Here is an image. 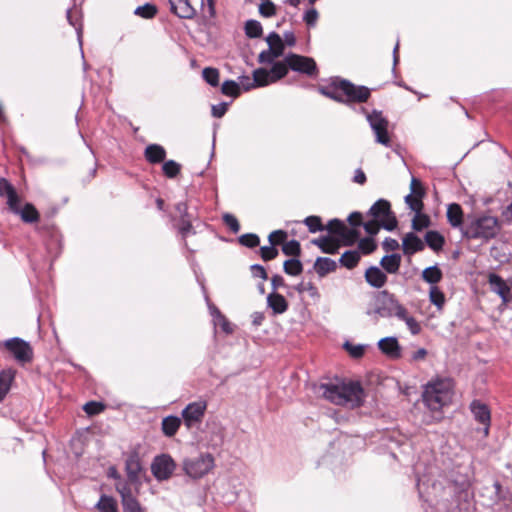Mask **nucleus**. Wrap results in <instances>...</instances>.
<instances>
[{"label": "nucleus", "mask_w": 512, "mask_h": 512, "mask_svg": "<svg viewBox=\"0 0 512 512\" xmlns=\"http://www.w3.org/2000/svg\"><path fill=\"white\" fill-rule=\"evenodd\" d=\"M259 13L266 18L272 17L276 14V6L273 2L266 0L260 4Z\"/></svg>", "instance_id": "58"}, {"label": "nucleus", "mask_w": 512, "mask_h": 512, "mask_svg": "<svg viewBox=\"0 0 512 512\" xmlns=\"http://www.w3.org/2000/svg\"><path fill=\"white\" fill-rule=\"evenodd\" d=\"M361 226H363L365 232L369 234L371 237L378 234L379 229L382 228L380 225V222L377 220H370L365 223H362Z\"/></svg>", "instance_id": "62"}, {"label": "nucleus", "mask_w": 512, "mask_h": 512, "mask_svg": "<svg viewBox=\"0 0 512 512\" xmlns=\"http://www.w3.org/2000/svg\"><path fill=\"white\" fill-rule=\"evenodd\" d=\"M425 243L414 232H408L402 239V250L407 256L423 251Z\"/></svg>", "instance_id": "20"}, {"label": "nucleus", "mask_w": 512, "mask_h": 512, "mask_svg": "<svg viewBox=\"0 0 512 512\" xmlns=\"http://www.w3.org/2000/svg\"><path fill=\"white\" fill-rule=\"evenodd\" d=\"M170 4V10L173 14L181 19H192L196 10L190 4L189 0H168Z\"/></svg>", "instance_id": "21"}, {"label": "nucleus", "mask_w": 512, "mask_h": 512, "mask_svg": "<svg viewBox=\"0 0 512 512\" xmlns=\"http://www.w3.org/2000/svg\"><path fill=\"white\" fill-rule=\"evenodd\" d=\"M343 347L348 351L352 358L358 359L364 355L365 347L363 345H353L349 341H346Z\"/></svg>", "instance_id": "57"}, {"label": "nucleus", "mask_w": 512, "mask_h": 512, "mask_svg": "<svg viewBox=\"0 0 512 512\" xmlns=\"http://www.w3.org/2000/svg\"><path fill=\"white\" fill-rule=\"evenodd\" d=\"M447 221L453 228L460 229L463 234V228L465 227V223H463V210L461 206L457 203H451L447 207Z\"/></svg>", "instance_id": "22"}, {"label": "nucleus", "mask_w": 512, "mask_h": 512, "mask_svg": "<svg viewBox=\"0 0 512 512\" xmlns=\"http://www.w3.org/2000/svg\"><path fill=\"white\" fill-rule=\"evenodd\" d=\"M488 282L491 290L496 293L504 304H507L511 300V289L505 282V280L496 273H490L488 276Z\"/></svg>", "instance_id": "16"}, {"label": "nucleus", "mask_w": 512, "mask_h": 512, "mask_svg": "<svg viewBox=\"0 0 512 512\" xmlns=\"http://www.w3.org/2000/svg\"><path fill=\"white\" fill-rule=\"evenodd\" d=\"M95 507L100 512H118L116 500L113 497L107 496L105 494L101 495Z\"/></svg>", "instance_id": "40"}, {"label": "nucleus", "mask_w": 512, "mask_h": 512, "mask_svg": "<svg viewBox=\"0 0 512 512\" xmlns=\"http://www.w3.org/2000/svg\"><path fill=\"white\" fill-rule=\"evenodd\" d=\"M311 243L326 254H336L339 250L338 241L331 236H320L319 238L313 239Z\"/></svg>", "instance_id": "27"}, {"label": "nucleus", "mask_w": 512, "mask_h": 512, "mask_svg": "<svg viewBox=\"0 0 512 512\" xmlns=\"http://www.w3.org/2000/svg\"><path fill=\"white\" fill-rule=\"evenodd\" d=\"M244 31L248 38H260L263 34V27L259 21L250 19L245 22Z\"/></svg>", "instance_id": "38"}, {"label": "nucleus", "mask_w": 512, "mask_h": 512, "mask_svg": "<svg viewBox=\"0 0 512 512\" xmlns=\"http://www.w3.org/2000/svg\"><path fill=\"white\" fill-rule=\"evenodd\" d=\"M223 221L233 233L239 232L240 224L235 216L227 213L223 216Z\"/></svg>", "instance_id": "64"}, {"label": "nucleus", "mask_w": 512, "mask_h": 512, "mask_svg": "<svg viewBox=\"0 0 512 512\" xmlns=\"http://www.w3.org/2000/svg\"><path fill=\"white\" fill-rule=\"evenodd\" d=\"M442 278L443 273L438 264L429 266L422 271V279L431 286H436Z\"/></svg>", "instance_id": "32"}, {"label": "nucleus", "mask_w": 512, "mask_h": 512, "mask_svg": "<svg viewBox=\"0 0 512 512\" xmlns=\"http://www.w3.org/2000/svg\"><path fill=\"white\" fill-rule=\"evenodd\" d=\"M266 42L268 44L267 49H273L274 51H279V55H283L285 44L283 43L280 35L276 32H271L266 38Z\"/></svg>", "instance_id": "44"}, {"label": "nucleus", "mask_w": 512, "mask_h": 512, "mask_svg": "<svg viewBox=\"0 0 512 512\" xmlns=\"http://www.w3.org/2000/svg\"><path fill=\"white\" fill-rule=\"evenodd\" d=\"M125 470L127 477L130 481H136L139 478V474L142 470L141 462L136 453L131 454L125 461Z\"/></svg>", "instance_id": "28"}, {"label": "nucleus", "mask_w": 512, "mask_h": 512, "mask_svg": "<svg viewBox=\"0 0 512 512\" xmlns=\"http://www.w3.org/2000/svg\"><path fill=\"white\" fill-rule=\"evenodd\" d=\"M405 203L409 206V208L414 212H419L423 210L424 204L422 202V198L417 197L413 194H408L405 196Z\"/></svg>", "instance_id": "56"}, {"label": "nucleus", "mask_w": 512, "mask_h": 512, "mask_svg": "<svg viewBox=\"0 0 512 512\" xmlns=\"http://www.w3.org/2000/svg\"><path fill=\"white\" fill-rule=\"evenodd\" d=\"M207 409L206 401H195L189 403L181 413V416L184 420L185 425L190 428L194 424L202 421L204 417L205 411Z\"/></svg>", "instance_id": "14"}, {"label": "nucleus", "mask_w": 512, "mask_h": 512, "mask_svg": "<svg viewBox=\"0 0 512 512\" xmlns=\"http://www.w3.org/2000/svg\"><path fill=\"white\" fill-rule=\"evenodd\" d=\"M295 289L299 293H303L304 291H308L311 297H318L319 293L316 286L312 282L305 283L304 281L300 282L295 286Z\"/></svg>", "instance_id": "59"}, {"label": "nucleus", "mask_w": 512, "mask_h": 512, "mask_svg": "<svg viewBox=\"0 0 512 512\" xmlns=\"http://www.w3.org/2000/svg\"><path fill=\"white\" fill-rule=\"evenodd\" d=\"M367 216L379 221L381 227L386 231H393L397 228V217L391 209L390 202L386 199H378L368 210Z\"/></svg>", "instance_id": "6"}, {"label": "nucleus", "mask_w": 512, "mask_h": 512, "mask_svg": "<svg viewBox=\"0 0 512 512\" xmlns=\"http://www.w3.org/2000/svg\"><path fill=\"white\" fill-rule=\"evenodd\" d=\"M267 305L272 309L273 314H283L288 309V302L285 297L277 292H271L267 296Z\"/></svg>", "instance_id": "26"}, {"label": "nucleus", "mask_w": 512, "mask_h": 512, "mask_svg": "<svg viewBox=\"0 0 512 512\" xmlns=\"http://www.w3.org/2000/svg\"><path fill=\"white\" fill-rule=\"evenodd\" d=\"M221 92L226 96L236 98L240 95L241 88L238 82L234 80H226L222 84Z\"/></svg>", "instance_id": "47"}, {"label": "nucleus", "mask_w": 512, "mask_h": 512, "mask_svg": "<svg viewBox=\"0 0 512 512\" xmlns=\"http://www.w3.org/2000/svg\"><path fill=\"white\" fill-rule=\"evenodd\" d=\"M343 81V78L339 76L332 77L330 79V82L327 85L320 86L318 88V91L320 94L324 95L325 97L332 99L338 103L343 104V96L344 94L341 92L340 89V82Z\"/></svg>", "instance_id": "18"}, {"label": "nucleus", "mask_w": 512, "mask_h": 512, "mask_svg": "<svg viewBox=\"0 0 512 512\" xmlns=\"http://www.w3.org/2000/svg\"><path fill=\"white\" fill-rule=\"evenodd\" d=\"M283 270L287 275L298 276L303 271V264L297 258H291L283 263Z\"/></svg>", "instance_id": "41"}, {"label": "nucleus", "mask_w": 512, "mask_h": 512, "mask_svg": "<svg viewBox=\"0 0 512 512\" xmlns=\"http://www.w3.org/2000/svg\"><path fill=\"white\" fill-rule=\"evenodd\" d=\"M15 374L16 371L11 368L0 371V403H2L8 395L15 379Z\"/></svg>", "instance_id": "24"}, {"label": "nucleus", "mask_w": 512, "mask_h": 512, "mask_svg": "<svg viewBox=\"0 0 512 512\" xmlns=\"http://www.w3.org/2000/svg\"><path fill=\"white\" fill-rule=\"evenodd\" d=\"M453 395V382L450 378L429 382L423 391V402L431 411H439L450 403Z\"/></svg>", "instance_id": "3"}, {"label": "nucleus", "mask_w": 512, "mask_h": 512, "mask_svg": "<svg viewBox=\"0 0 512 512\" xmlns=\"http://www.w3.org/2000/svg\"><path fill=\"white\" fill-rule=\"evenodd\" d=\"M215 466V459L210 453H200L196 457H187L182 461L184 473L192 479H200Z\"/></svg>", "instance_id": "5"}, {"label": "nucleus", "mask_w": 512, "mask_h": 512, "mask_svg": "<svg viewBox=\"0 0 512 512\" xmlns=\"http://www.w3.org/2000/svg\"><path fill=\"white\" fill-rule=\"evenodd\" d=\"M370 128L375 134L377 143L390 147L391 141L388 134V120L383 116L382 111L374 109L366 115Z\"/></svg>", "instance_id": "8"}, {"label": "nucleus", "mask_w": 512, "mask_h": 512, "mask_svg": "<svg viewBox=\"0 0 512 512\" xmlns=\"http://www.w3.org/2000/svg\"><path fill=\"white\" fill-rule=\"evenodd\" d=\"M176 469V463L169 454H160L154 457L151 463V472L157 481L168 480Z\"/></svg>", "instance_id": "11"}, {"label": "nucleus", "mask_w": 512, "mask_h": 512, "mask_svg": "<svg viewBox=\"0 0 512 512\" xmlns=\"http://www.w3.org/2000/svg\"><path fill=\"white\" fill-rule=\"evenodd\" d=\"M360 258V253L357 250H347L341 255L339 264L351 270L358 265Z\"/></svg>", "instance_id": "33"}, {"label": "nucleus", "mask_w": 512, "mask_h": 512, "mask_svg": "<svg viewBox=\"0 0 512 512\" xmlns=\"http://www.w3.org/2000/svg\"><path fill=\"white\" fill-rule=\"evenodd\" d=\"M144 157L150 164H159L166 158V150L159 144H150L144 150Z\"/></svg>", "instance_id": "23"}, {"label": "nucleus", "mask_w": 512, "mask_h": 512, "mask_svg": "<svg viewBox=\"0 0 512 512\" xmlns=\"http://www.w3.org/2000/svg\"><path fill=\"white\" fill-rule=\"evenodd\" d=\"M286 62L288 63L290 70L294 72L304 74L311 78L318 76L319 70L317 64L311 57L289 52L286 54Z\"/></svg>", "instance_id": "9"}, {"label": "nucleus", "mask_w": 512, "mask_h": 512, "mask_svg": "<svg viewBox=\"0 0 512 512\" xmlns=\"http://www.w3.org/2000/svg\"><path fill=\"white\" fill-rule=\"evenodd\" d=\"M282 252L287 256L297 258L301 254V245L299 241L293 239L288 242H283Z\"/></svg>", "instance_id": "50"}, {"label": "nucleus", "mask_w": 512, "mask_h": 512, "mask_svg": "<svg viewBox=\"0 0 512 512\" xmlns=\"http://www.w3.org/2000/svg\"><path fill=\"white\" fill-rule=\"evenodd\" d=\"M365 281L375 289H381L388 281L386 273L378 266H370L364 273Z\"/></svg>", "instance_id": "19"}, {"label": "nucleus", "mask_w": 512, "mask_h": 512, "mask_svg": "<svg viewBox=\"0 0 512 512\" xmlns=\"http://www.w3.org/2000/svg\"><path fill=\"white\" fill-rule=\"evenodd\" d=\"M18 212L21 215V219L26 223H34L39 218L37 209L31 203H26Z\"/></svg>", "instance_id": "43"}, {"label": "nucleus", "mask_w": 512, "mask_h": 512, "mask_svg": "<svg viewBox=\"0 0 512 512\" xmlns=\"http://www.w3.org/2000/svg\"><path fill=\"white\" fill-rule=\"evenodd\" d=\"M239 243L247 248H254L259 245L260 238L257 234L246 233L239 237Z\"/></svg>", "instance_id": "54"}, {"label": "nucleus", "mask_w": 512, "mask_h": 512, "mask_svg": "<svg viewBox=\"0 0 512 512\" xmlns=\"http://www.w3.org/2000/svg\"><path fill=\"white\" fill-rule=\"evenodd\" d=\"M500 229L501 225L498 218L495 216H468L465 227L463 228V237L489 241L498 235Z\"/></svg>", "instance_id": "2"}, {"label": "nucleus", "mask_w": 512, "mask_h": 512, "mask_svg": "<svg viewBox=\"0 0 512 512\" xmlns=\"http://www.w3.org/2000/svg\"><path fill=\"white\" fill-rule=\"evenodd\" d=\"M83 410L88 415H97L104 410V405L101 402L90 401L83 406Z\"/></svg>", "instance_id": "61"}, {"label": "nucleus", "mask_w": 512, "mask_h": 512, "mask_svg": "<svg viewBox=\"0 0 512 512\" xmlns=\"http://www.w3.org/2000/svg\"><path fill=\"white\" fill-rule=\"evenodd\" d=\"M181 425V419L174 415L166 416L162 419L161 430L166 437H173Z\"/></svg>", "instance_id": "30"}, {"label": "nucleus", "mask_w": 512, "mask_h": 512, "mask_svg": "<svg viewBox=\"0 0 512 512\" xmlns=\"http://www.w3.org/2000/svg\"><path fill=\"white\" fill-rule=\"evenodd\" d=\"M289 70H290V67L288 66V63L286 62V56L284 57L283 61L274 62L270 69L272 81L276 82V81L284 78L288 74Z\"/></svg>", "instance_id": "35"}, {"label": "nucleus", "mask_w": 512, "mask_h": 512, "mask_svg": "<svg viewBox=\"0 0 512 512\" xmlns=\"http://www.w3.org/2000/svg\"><path fill=\"white\" fill-rule=\"evenodd\" d=\"M410 190H411L410 194H413L417 197L423 198L425 195V190L423 188L421 181L415 177H413L411 179Z\"/></svg>", "instance_id": "63"}, {"label": "nucleus", "mask_w": 512, "mask_h": 512, "mask_svg": "<svg viewBox=\"0 0 512 512\" xmlns=\"http://www.w3.org/2000/svg\"><path fill=\"white\" fill-rule=\"evenodd\" d=\"M2 347L20 364L30 363L33 360V349L30 343L20 337L0 341V348Z\"/></svg>", "instance_id": "7"}, {"label": "nucleus", "mask_w": 512, "mask_h": 512, "mask_svg": "<svg viewBox=\"0 0 512 512\" xmlns=\"http://www.w3.org/2000/svg\"><path fill=\"white\" fill-rule=\"evenodd\" d=\"M424 243L428 245L433 251L438 252L442 250L445 238L436 230H429L424 236Z\"/></svg>", "instance_id": "31"}, {"label": "nucleus", "mask_w": 512, "mask_h": 512, "mask_svg": "<svg viewBox=\"0 0 512 512\" xmlns=\"http://www.w3.org/2000/svg\"><path fill=\"white\" fill-rule=\"evenodd\" d=\"M303 223L307 226L310 233H316L325 230V226L322 224V219L319 216L311 215L303 220Z\"/></svg>", "instance_id": "48"}, {"label": "nucleus", "mask_w": 512, "mask_h": 512, "mask_svg": "<svg viewBox=\"0 0 512 512\" xmlns=\"http://www.w3.org/2000/svg\"><path fill=\"white\" fill-rule=\"evenodd\" d=\"M287 232L284 230H275L268 236L269 246H262L259 250L263 261H271L278 256L276 245L282 244L287 239Z\"/></svg>", "instance_id": "13"}, {"label": "nucleus", "mask_w": 512, "mask_h": 512, "mask_svg": "<svg viewBox=\"0 0 512 512\" xmlns=\"http://www.w3.org/2000/svg\"><path fill=\"white\" fill-rule=\"evenodd\" d=\"M279 51H274L273 49L263 50L258 56V62L261 64H273L274 60L280 57Z\"/></svg>", "instance_id": "55"}, {"label": "nucleus", "mask_w": 512, "mask_h": 512, "mask_svg": "<svg viewBox=\"0 0 512 512\" xmlns=\"http://www.w3.org/2000/svg\"><path fill=\"white\" fill-rule=\"evenodd\" d=\"M378 349L390 359H399L401 357V346L395 336H387L380 339L377 343Z\"/></svg>", "instance_id": "17"}, {"label": "nucleus", "mask_w": 512, "mask_h": 512, "mask_svg": "<svg viewBox=\"0 0 512 512\" xmlns=\"http://www.w3.org/2000/svg\"><path fill=\"white\" fill-rule=\"evenodd\" d=\"M380 266L385 273L396 274L401 266V255L397 253L387 254L380 260Z\"/></svg>", "instance_id": "25"}, {"label": "nucleus", "mask_w": 512, "mask_h": 512, "mask_svg": "<svg viewBox=\"0 0 512 512\" xmlns=\"http://www.w3.org/2000/svg\"><path fill=\"white\" fill-rule=\"evenodd\" d=\"M341 92L344 94L343 100L345 105L351 103H364L371 95V90L364 85H355L350 80L344 79L340 82Z\"/></svg>", "instance_id": "10"}, {"label": "nucleus", "mask_w": 512, "mask_h": 512, "mask_svg": "<svg viewBox=\"0 0 512 512\" xmlns=\"http://www.w3.org/2000/svg\"><path fill=\"white\" fill-rule=\"evenodd\" d=\"M319 14L318 11L315 8L308 9L305 14L303 15V21L306 23V25L309 28L315 27L317 20H318Z\"/></svg>", "instance_id": "60"}, {"label": "nucleus", "mask_w": 512, "mask_h": 512, "mask_svg": "<svg viewBox=\"0 0 512 512\" xmlns=\"http://www.w3.org/2000/svg\"><path fill=\"white\" fill-rule=\"evenodd\" d=\"M405 306L388 290H381L374 296V305L366 310V315L377 323L381 318H399Z\"/></svg>", "instance_id": "4"}, {"label": "nucleus", "mask_w": 512, "mask_h": 512, "mask_svg": "<svg viewBox=\"0 0 512 512\" xmlns=\"http://www.w3.org/2000/svg\"><path fill=\"white\" fill-rule=\"evenodd\" d=\"M162 170L166 177L172 179L180 173L181 165L174 160H168L163 163Z\"/></svg>", "instance_id": "52"}, {"label": "nucleus", "mask_w": 512, "mask_h": 512, "mask_svg": "<svg viewBox=\"0 0 512 512\" xmlns=\"http://www.w3.org/2000/svg\"><path fill=\"white\" fill-rule=\"evenodd\" d=\"M46 249L49 254L56 257L61 250V237L56 229L50 231V239L46 242Z\"/></svg>", "instance_id": "36"}, {"label": "nucleus", "mask_w": 512, "mask_h": 512, "mask_svg": "<svg viewBox=\"0 0 512 512\" xmlns=\"http://www.w3.org/2000/svg\"><path fill=\"white\" fill-rule=\"evenodd\" d=\"M325 229L330 234L342 237V236H344V232L346 231V225L344 224L343 221H341L337 218H334L328 222L327 226H325Z\"/></svg>", "instance_id": "49"}, {"label": "nucleus", "mask_w": 512, "mask_h": 512, "mask_svg": "<svg viewBox=\"0 0 512 512\" xmlns=\"http://www.w3.org/2000/svg\"><path fill=\"white\" fill-rule=\"evenodd\" d=\"M431 225L430 217L422 213V211L415 212V215L412 219V229L417 232H421L422 230L428 228Z\"/></svg>", "instance_id": "39"}, {"label": "nucleus", "mask_w": 512, "mask_h": 512, "mask_svg": "<svg viewBox=\"0 0 512 512\" xmlns=\"http://www.w3.org/2000/svg\"><path fill=\"white\" fill-rule=\"evenodd\" d=\"M323 396L336 405L357 408L365 402V391L358 381L322 384Z\"/></svg>", "instance_id": "1"}, {"label": "nucleus", "mask_w": 512, "mask_h": 512, "mask_svg": "<svg viewBox=\"0 0 512 512\" xmlns=\"http://www.w3.org/2000/svg\"><path fill=\"white\" fill-rule=\"evenodd\" d=\"M398 320L403 321L406 324L408 330L412 335H418L421 332L420 323L409 314L406 307L404 308L403 313L400 314Z\"/></svg>", "instance_id": "37"}, {"label": "nucleus", "mask_w": 512, "mask_h": 512, "mask_svg": "<svg viewBox=\"0 0 512 512\" xmlns=\"http://www.w3.org/2000/svg\"><path fill=\"white\" fill-rule=\"evenodd\" d=\"M469 408L474 419L484 425V435L487 436L489 434L491 424V412L489 407L480 400H473L470 403Z\"/></svg>", "instance_id": "15"}, {"label": "nucleus", "mask_w": 512, "mask_h": 512, "mask_svg": "<svg viewBox=\"0 0 512 512\" xmlns=\"http://www.w3.org/2000/svg\"><path fill=\"white\" fill-rule=\"evenodd\" d=\"M202 77L212 87H217L219 85V71L216 68H204L202 71Z\"/></svg>", "instance_id": "51"}, {"label": "nucleus", "mask_w": 512, "mask_h": 512, "mask_svg": "<svg viewBox=\"0 0 512 512\" xmlns=\"http://www.w3.org/2000/svg\"><path fill=\"white\" fill-rule=\"evenodd\" d=\"M134 14L144 19H152L157 14V7L152 3H145L144 5L138 6Z\"/></svg>", "instance_id": "46"}, {"label": "nucleus", "mask_w": 512, "mask_h": 512, "mask_svg": "<svg viewBox=\"0 0 512 512\" xmlns=\"http://www.w3.org/2000/svg\"><path fill=\"white\" fill-rule=\"evenodd\" d=\"M175 210L179 214L178 231L182 238L185 240L188 235L196 234L192 222L197 219V213L191 212L186 202H178Z\"/></svg>", "instance_id": "12"}, {"label": "nucleus", "mask_w": 512, "mask_h": 512, "mask_svg": "<svg viewBox=\"0 0 512 512\" xmlns=\"http://www.w3.org/2000/svg\"><path fill=\"white\" fill-rule=\"evenodd\" d=\"M253 78L255 80L256 87H264L270 83H274V81H272L270 71L265 68H258L254 70Z\"/></svg>", "instance_id": "42"}, {"label": "nucleus", "mask_w": 512, "mask_h": 512, "mask_svg": "<svg viewBox=\"0 0 512 512\" xmlns=\"http://www.w3.org/2000/svg\"><path fill=\"white\" fill-rule=\"evenodd\" d=\"M336 268V261L329 257H318L314 263V270L319 277H324L328 273L334 272Z\"/></svg>", "instance_id": "29"}, {"label": "nucleus", "mask_w": 512, "mask_h": 512, "mask_svg": "<svg viewBox=\"0 0 512 512\" xmlns=\"http://www.w3.org/2000/svg\"><path fill=\"white\" fill-rule=\"evenodd\" d=\"M122 497L123 512H145L138 500L130 492L120 491Z\"/></svg>", "instance_id": "34"}, {"label": "nucleus", "mask_w": 512, "mask_h": 512, "mask_svg": "<svg viewBox=\"0 0 512 512\" xmlns=\"http://www.w3.org/2000/svg\"><path fill=\"white\" fill-rule=\"evenodd\" d=\"M358 248L364 255H369L377 248V244L372 237H365L360 239Z\"/></svg>", "instance_id": "53"}, {"label": "nucleus", "mask_w": 512, "mask_h": 512, "mask_svg": "<svg viewBox=\"0 0 512 512\" xmlns=\"http://www.w3.org/2000/svg\"><path fill=\"white\" fill-rule=\"evenodd\" d=\"M429 300L438 308V310L443 308L446 301L444 293L439 289L438 286H430Z\"/></svg>", "instance_id": "45"}]
</instances>
